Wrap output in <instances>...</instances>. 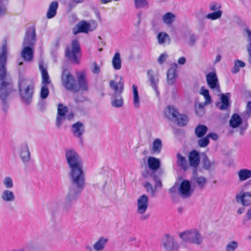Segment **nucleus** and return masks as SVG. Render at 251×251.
Segmentation results:
<instances>
[{"label":"nucleus","mask_w":251,"mask_h":251,"mask_svg":"<svg viewBox=\"0 0 251 251\" xmlns=\"http://www.w3.org/2000/svg\"><path fill=\"white\" fill-rule=\"evenodd\" d=\"M65 158L70 168L69 178L71 184L65 198V203L69 204L77 199L84 188L85 175L81 157L75 149L65 150Z\"/></svg>","instance_id":"1"},{"label":"nucleus","mask_w":251,"mask_h":251,"mask_svg":"<svg viewBox=\"0 0 251 251\" xmlns=\"http://www.w3.org/2000/svg\"><path fill=\"white\" fill-rule=\"evenodd\" d=\"M7 46L5 42L0 48V99L3 111L8 109L7 99L11 92V86L6 78L5 64L7 60Z\"/></svg>","instance_id":"2"},{"label":"nucleus","mask_w":251,"mask_h":251,"mask_svg":"<svg viewBox=\"0 0 251 251\" xmlns=\"http://www.w3.org/2000/svg\"><path fill=\"white\" fill-rule=\"evenodd\" d=\"M122 80V77H120L119 82L111 80L109 83L110 88L113 91L110 98L111 104L114 108H120L124 105L122 93L124 89V84Z\"/></svg>","instance_id":"3"},{"label":"nucleus","mask_w":251,"mask_h":251,"mask_svg":"<svg viewBox=\"0 0 251 251\" xmlns=\"http://www.w3.org/2000/svg\"><path fill=\"white\" fill-rule=\"evenodd\" d=\"M34 83L32 79L20 77L19 89L23 101L26 104L30 103L32 99Z\"/></svg>","instance_id":"4"},{"label":"nucleus","mask_w":251,"mask_h":251,"mask_svg":"<svg viewBox=\"0 0 251 251\" xmlns=\"http://www.w3.org/2000/svg\"><path fill=\"white\" fill-rule=\"evenodd\" d=\"M178 235L183 241L196 246L201 245L204 240L201 231L197 228L184 230L179 233Z\"/></svg>","instance_id":"5"},{"label":"nucleus","mask_w":251,"mask_h":251,"mask_svg":"<svg viewBox=\"0 0 251 251\" xmlns=\"http://www.w3.org/2000/svg\"><path fill=\"white\" fill-rule=\"evenodd\" d=\"M136 213L139 216V219L146 221L149 219L150 214L146 213L149 206V199L145 194L139 196L136 201Z\"/></svg>","instance_id":"6"},{"label":"nucleus","mask_w":251,"mask_h":251,"mask_svg":"<svg viewBox=\"0 0 251 251\" xmlns=\"http://www.w3.org/2000/svg\"><path fill=\"white\" fill-rule=\"evenodd\" d=\"M97 22L93 20L89 21L81 20L73 28V32L75 35L79 33L88 34L95 30L97 27Z\"/></svg>","instance_id":"7"},{"label":"nucleus","mask_w":251,"mask_h":251,"mask_svg":"<svg viewBox=\"0 0 251 251\" xmlns=\"http://www.w3.org/2000/svg\"><path fill=\"white\" fill-rule=\"evenodd\" d=\"M80 46L78 41L77 40H74L72 41L70 46L67 47L66 50V56L72 63L79 64L80 58Z\"/></svg>","instance_id":"8"},{"label":"nucleus","mask_w":251,"mask_h":251,"mask_svg":"<svg viewBox=\"0 0 251 251\" xmlns=\"http://www.w3.org/2000/svg\"><path fill=\"white\" fill-rule=\"evenodd\" d=\"M61 83L63 86L68 90L77 92V86L75 77L66 69H64L61 75Z\"/></svg>","instance_id":"9"},{"label":"nucleus","mask_w":251,"mask_h":251,"mask_svg":"<svg viewBox=\"0 0 251 251\" xmlns=\"http://www.w3.org/2000/svg\"><path fill=\"white\" fill-rule=\"evenodd\" d=\"M206 80L208 87L214 93L219 95L221 92L220 86L216 73L212 72L207 74Z\"/></svg>","instance_id":"10"},{"label":"nucleus","mask_w":251,"mask_h":251,"mask_svg":"<svg viewBox=\"0 0 251 251\" xmlns=\"http://www.w3.org/2000/svg\"><path fill=\"white\" fill-rule=\"evenodd\" d=\"M18 154L23 164L29 163L31 159V153L28 144L24 143L19 145L18 148Z\"/></svg>","instance_id":"11"},{"label":"nucleus","mask_w":251,"mask_h":251,"mask_svg":"<svg viewBox=\"0 0 251 251\" xmlns=\"http://www.w3.org/2000/svg\"><path fill=\"white\" fill-rule=\"evenodd\" d=\"M162 246L165 251H178L179 245L172 236L166 234L163 239Z\"/></svg>","instance_id":"12"},{"label":"nucleus","mask_w":251,"mask_h":251,"mask_svg":"<svg viewBox=\"0 0 251 251\" xmlns=\"http://www.w3.org/2000/svg\"><path fill=\"white\" fill-rule=\"evenodd\" d=\"M237 175L240 182L249 179L243 185V189L249 188L251 186V170L246 168L241 169L237 172Z\"/></svg>","instance_id":"13"},{"label":"nucleus","mask_w":251,"mask_h":251,"mask_svg":"<svg viewBox=\"0 0 251 251\" xmlns=\"http://www.w3.org/2000/svg\"><path fill=\"white\" fill-rule=\"evenodd\" d=\"M235 199L237 203L244 207L251 205V191H240L236 195Z\"/></svg>","instance_id":"14"},{"label":"nucleus","mask_w":251,"mask_h":251,"mask_svg":"<svg viewBox=\"0 0 251 251\" xmlns=\"http://www.w3.org/2000/svg\"><path fill=\"white\" fill-rule=\"evenodd\" d=\"M193 192L190 181L183 180L179 184V195L183 199H186L192 195Z\"/></svg>","instance_id":"15"},{"label":"nucleus","mask_w":251,"mask_h":251,"mask_svg":"<svg viewBox=\"0 0 251 251\" xmlns=\"http://www.w3.org/2000/svg\"><path fill=\"white\" fill-rule=\"evenodd\" d=\"M36 41L35 30L33 27H30L25 33L23 43V46L34 48Z\"/></svg>","instance_id":"16"},{"label":"nucleus","mask_w":251,"mask_h":251,"mask_svg":"<svg viewBox=\"0 0 251 251\" xmlns=\"http://www.w3.org/2000/svg\"><path fill=\"white\" fill-rule=\"evenodd\" d=\"M0 199L4 203H12L15 201L16 197L12 190L4 189L0 193Z\"/></svg>","instance_id":"17"},{"label":"nucleus","mask_w":251,"mask_h":251,"mask_svg":"<svg viewBox=\"0 0 251 251\" xmlns=\"http://www.w3.org/2000/svg\"><path fill=\"white\" fill-rule=\"evenodd\" d=\"M68 110L66 106L63 104L59 103L57 107V114L56 118V125L60 127L63 122L66 119V114Z\"/></svg>","instance_id":"18"},{"label":"nucleus","mask_w":251,"mask_h":251,"mask_svg":"<svg viewBox=\"0 0 251 251\" xmlns=\"http://www.w3.org/2000/svg\"><path fill=\"white\" fill-rule=\"evenodd\" d=\"M85 127L83 124L77 122L72 126V132L74 137L77 138L80 141L84 133Z\"/></svg>","instance_id":"19"},{"label":"nucleus","mask_w":251,"mask_h":251,"mask_svg":"<svg viewBox=\"0 0 251 251\" xmlns=\"http://www.w3.org/2000/svg\"><path fill=\"white\" fill-rule=\"evenodd\" d=\"M192 181L199 188L203 189L207 183V179L205 177L199 175L197 172H194Z\"/></svg>","instance_id":"20"},{"label":"nucleus","mask_w":251,"mask_h":251,"mask_svg":"<svg viewBox=\"0 0 251 251\" xmlns=\"http://www.w3.org/2000/svg\"><path fill=\"white\" fill-rule=\"evenodd\" d=\"M23 47V48L21 52L22 57L26 62H32L33 59L34 48L31 47Z\"/></svg>","instance_id":"21"},{"label":"nucleus","mask_w":251,"mask_h":251,"mask_svg":"<svg viewBox=\"0 0 251 251\" xmlns=\"http://www.w3.org/2000/svg\"><path fill=\"white\" fill-rule=\"evenodd\" d=\"M78 84L77 92L81 91H86L88 88V85L86 79L85 74L84 72H81L78 75Z\"/></svg>","instance_id":"22"},{"label":"nucleus","mask_w":251,"mask_h":251,"mask_svg":"<svg viewBox=\"0 0 251 251\" xmlns=\"http://www.w3.org/2000/svg\"><path fill=\"white\" fill-rule=\"evenodd\" d=\"M108 242V238L104 237H100L96 241L93 245V249L94 251H103Z\"/></svg>","instance_id":"23"},{"label":"nucleus","mask_w":251,"mask_h":251,"mask_svg":"<svg viewBox=\"0 0 251 251\" xmlns=\"http://www.w3.org/2000/svg\"><path fill=\"white\" fill-rule=\"evenodd\" d=\"M178 113L176 108L173 105L167 106L164 110L166 117L171 121H175Z\"/></svg>","instance_id":"24"},{"label":"nucleus","mask_w":251,"mask_h":251,"mask_svg":"<svg viewBox=\"0 0 251 251\" xmlns=\"http://www.w3.org/2000/svg\"><path fill=\"white\" fill-rule=\"evenodd\" d=\"M177 67V65L176 63H174L173 66L168 71L167 75V83L169 85H173L175 82L177 77L176 71Z\"/></svg>","instance_id":"25"},{"label":"nucleus","mask_w":251,"mask_h":251,"mask_svg":"<svg viewBox=\"0 0 251 251\" xmlns=\"http://www.w3.org/2000/svg\"><path fill=\"white\" fill-rule=\"evenodd\" d=\"M230 94L227 93L226 94L221 95V102H218L216 104L217 106L221 110H224L229 106V99Z\"/></svg>","instance_id":"26"},{"label":"nucleus","mask_w":251,"mask_h":251,"mask_svg":"<svg viewBox=\"0 0 251 251\" xmlns=\"http://www.w3.org/2000/svg\"><path fill=\"white\" fill-rule=\"evenodd\" d=\"M189 161L191 166L196 167L200 163V156L199 152L193 150L189 155Z\"/></svg>","instance_id":"27"},{"label":"nucleus","mask_w":251,"mask_h":251,"mask_svg":"<svg viewBox=\"0 0 251 251\" xmlns=\"http://www.w3.org/2000/svg\"><path fill=\"white\" fill-rule=\"evenodd\" d=\"M39 69L41 73L42 85H48L51 83V80L50 78L47 68L42 65L40 64Z\"/></svg>","instance_id":"28"},{"label":"nucleus","mask_w":251,"mask_h":251,"mask_svg":"<svg viewBox=\"0 0 251 251\" xmlns=\"http://www.w3.org/2000/svg\"><path fill=\"white\" fill-rule=\"evenodd\" d=\"M149 168L152 171H156L160 166V161L155 157H149L147 161Z\"/></svg>","instance_id":"29"},{"label":"nucleus","mask_w":251,"mask_h":251,"mask_svg":"<svg viewBox=\"0 0 251 251\" xmlns=\"http://www.w3.org/2000/svg\"><path fill=\"white\" fill-rule=\"evenodd\" d=\"M242 123V119L237 114L232 115L229 122V126L233 128L239 127Z\"/></svg>","instance_id":"30"},{"label":"nucleus","mask_w":251,"mask_h":251,"mask_svg":"<svg viewBox=\"0 0 251 251\" xmlns=\"http://www.w3.org/2000/svg\"><path fill=\"white\" fill-rule=\"evenodd\" d=\"M58 6V4L57 1H54L50 3L47 12L48 19H51L56 15Z\"/></svg>","instance_id":"31"},{"label":"nucleus","mask_w":251,"mask_h":251,"mask_svg":"<svg viewBox=\"0 0 251 251\" xmlns=\"http://www.w3.org/2000/svg\"><path fill=\"white\" fill-rule=\"evenodd\" d=\"M243 36L246 39L247 43L246 46V50H251V29L248 26L244 28L242 31Z\"/></svg>","instance_id":"32"},{"label":"nucleus","mask_w":251,"mask_h":251,"mask_svg":"<svg viewBox=\"0 0 251 251\" xmlns=\"http://www.w3.org/2000/svg\"><path fill=\"white\" fill-rule=\"evenodd\" d=\"M112 67L115 70H119L122 67V60L119 52H116L112 59Z\"/></svg>","instance_id":"33"},{"label":"nucleus","mask_w":251,"mask_h":251,"mask_svg":"<svg viewBox=\"0 0 251 251\" xmlns=\"http://www.w3.org/2000/svg\"><path fill=\"white\" fill-rule=\"evenodd\" d=\"M157 39L159 45L169 44L170 38L169 35L164 32H160L157 35Z\"/></svg>","instance_id":"34"},{"label":"nucleus","mask_w":251,"mask_h":251,"mask_svg":"<svg viewBox=\"0 0 251 251\" xmlns=\"http://www.w3.org/2000/svg\"><path fill=\"white\" fill-rule=\"evenodd\" d=\"M133 103L135 108H138L140 104V98L139 95L137 86L135 84L132 85Z\"/></svg>","instance_id":"35"},{"label":"nucleus","mask_w":251,"mask_h":251,"mask_svg":"<svg viewBox=\"0 0 251 251\" xmlns=\"http://www.w3.org/2000/svg\"><path fill=\"white\" fill-rule=\"evenodd\" d=\"M208 130L207 127L205 125H198L195 129V133L197 137L201 138L206 133Z\"/></svg>","instance_id":"36"},{"label":"nucleus","mask_w":251,"mask_h":251,"mask_svg":"<svg viewBox=\"0 0 251 251\" xmlns=\"http://www.w3.org/2000/svg\"><path fill=\"white\" fill-rule=\"evenodd\" d=\"M176 16L171 12H168L162 16V20L164 24L171 25L175 20Z\"/></svg>","instance_id":"37"},{"label":"nucleus","mask_w":251,"mask_h":251,"mask_svg":"<svg viewBox=\"0 0 251 251\" xmlns=\"http://www.w3.org/2000/svg\"><path fill=\"white\" fill-rule=\"evenodd\" d=\"M162 144L161 139L159 138L155 139L152 145V151L154 153H159L161 151Z\"/></svg>","instance_id":"38"},{"label":"nucleus","mask_w":251,"mask_h":251,"mask_svg":"<svg viewBox=\"0 0 251 251\" xmlns=\"http://www.w3.org/2000/svg\"><path fill=\"white\" fill-rule=\"evenodd\" d=\"M134 4L136 9H147L149 7V2L148 0H134Z\"/></svg>","instance_id":"39"},{"label":"nucleus","mask_w":251,"mask_h":251,"mask_svg":"<svg viewBox=\"0 0 251 251\" xmlns=\"http://www.w3.org/2000/svg\"><path fill=\"white\" fill-rule=\"evenodd\" d=\"M223 15V11H213V12L209 13H208L206 16L205 18L208 19L211 21H215L216 20L220 19Z\"/></svg>","instance_id":"40"},{"label":"nucleus","mask_w":251,"mask_h":251,"mask_svg":"<svg viewBox=\"0 0 251 251\" xmlns=\"http://www.w3.org/2000/svg\"><path fill=\"white\" fill-rule=\"evenodd\" d=\"M2 184L5 189H11L14 187L13 178L10 176H6L2 179Z\"/></svg>","instance_id":"41"},{"label":"nucleus","mask_w":251,"mask_h":251,"mask_svg":"<svg viewBox=\"0 0 251 251\" xmlns=\"http://www.w3.org/2000/svg\"><path fill=\"white\" fill-rule=\"evenodd\" d=\"M176 163L178 165L181 166L183 169H186L188 165L185 158L181 155L180 153H177L176 155Z\"/></svg>","instance_id":"42"},{"label":"nucleus","mask_w":251,"mask_h":251,"mask_svg":"<svg viewBox=\"0 0 251 251\" xmlns=\"http://www.w3.org/2000/svg\"><path fill=\"white\" fill-rule=\"evenodd\" d=\"M246 64L243 61L236 59L234 61V66L232 69L231 72L232 74H236L240 71V68H243Z\"/></svg>","instance_id":"43"},{"label":"nucleus","mask_w":251,"mask_h":251,"mask_svg":"<svg viewBox=\"0 0 251 251\" xmlns=\"http://www.w3.org/2000/svg\"><path fill=\"white\" fill-rule=\"evenodd\" d=\"M174 121H176L177 123V124L181 126H184L187 124L188 122V118L186 115L179 114L178 113L177 118L175 119Z\"/></svg>","instance_id":"44"},{"label":"nucleus","mask_w":251,"mask_h":251,"mask_svg":"<svg viewBox=\"0 0 251 251\" xmlns=\"http://www.w3.org/2000/svg\"><path fill=\"white\" fill-rule=\"evenodd\" d=\"M200 94L204 97L206 103L210 104L211 103V96L207 89H206L204 87H202L201 88Z\"/></svg>","instance_id":"45"},{"label":"nucleus","mask_w":251,"mask_h":251,"mask_svg":"<svg viewBox=\"0 0 251 251\" xmlns=\"http://www.w3.org/2000/svg\"><path fill=\"white\" fill-rule=\"evenodd\" d=\"M238 246V243L235 241L228 242L226 246L225 251H235Z\"/></svg>","instance_id":"46"},{"label":"nucleus","mask_w":251,"mask_h":251,"mask_svg":"<svg viewBox=\"0 0 251 251\" xmlns=\"http://www.w3.org/2000/svg\"><path fill=\"white\" fill-rule=\"evenodd\" d=\"M209 10L211 11H222L221 8L222 7V5L219 2L212 1L209 3Z\"/></svg>","instance_id":"47"},{"label":"nucleus","mask_w":251,"mask_h":251,"mask_svg":"<svg viewBox=\"0 0 251 251\" xmlns=\"http://www.w3.org/2000/svg\"><path fill=\"white\" fill-rule=\"evenodd\" d=\"M209 143V139L207 138V137L205 136L204 137H201L198 141V145L200 147L205 148L208 146Z\"/></svg>","instance_id":"48"},{"label":"nucleus","mask_w":251,"mask_h":251,"mask_svg":"<svg viewBox=\"0 0 251 251\" xmlns=\"http://www.w3.org/2000/svg\"><path fill=\"white\" fill-rule=\"evenodd\" d=\"M47 86V85H43L41 88L40 96L43 99L47 98L49 94V90Z\"/></svg>","instance_id":"49"},{"label":"nucleus","mask_w":251,"mask_h":251,"mask_svg":"<svg viewBox=\"0 0 251 251\" xmlns=\"http://www.w3.org/2000/svg\"><path fill=\"white\" fill-rule=\"evenodd\" d=\"M197 37L194 34H190L188 39V45L190 47H193L195 45Z\"/></svg>","instance_id":"50"},{"label":"nucleus","mask_w":251,"mask_h":251,"mask_svg":"<svg viewBox=\"0 0 251 251\" xmlns=\"http://www.w3.org/2000/svg\"><path fill=\"white\" fill-rule=\"evenodd\" d=\"M150 79L152 88L154 89L156 95L158 96L159 95V92L157 90L158 80L157 79L154 78L153 77H151Z\"/></svg>","instance_id":"51"},{"label":"nucleus","mask_w":251,"mask_h":251,"mask_svg":"<svg viewBox=\"0 0 251 251\" xmlns=\"http://www.w3.org/2000/svg\"><path fill=\"white\" fill-rule=\"evenodd\" d=\"M168 57V54L167 52H164L161 53L158 57L157 59V62L159 64H162L164 63L167 60Z\"/></svg>","instance_id":"52"},{"label":"nucleus","mask_w":251,"mask_h":251,"mask_svg":"<svg viewBox=\"0 0 251 251\" xmlns=\"http://www.w3.org/2000/svg\"><path fill=\"white\" fill-rule=\"evenodd\" d=\"M179 184L177 183H176L171 188L169 189V193L172 195H174L176 193L179 194Z\"/></svg>","instance_id":"53"},{"label":"nucleus","mask_w":251,"mask_h":251,"mask_svg":"<svg viewBox=\"0 0 251 251\" xmlns=\"http://www.w3.org/2000/svg\"><path fill=\"white\" fill-rule=\"evenodd\" d=\"M144 186L147 192H150L152 195H154L155 192V188L153 187L150 183L147 182L144 184Z\"/></svg>","instance_id":"54"},{"label":"nucleus","mask_w":251,"mask_h":251,"mask_svg":"<svg viewBox=\"0 0 251 251\" xmlns=\"http://www.w3.org/2000/svg\"><path fill=\"white\" fill-rule=\"evenodd\" d=\"M92 66L93 67L91 68L92 72L95 74H98L100 72V68L99 66L94 62L92 64Z\"/></svg>","instance_id":"55"},{"label":"nucleus","mask_w":251,"mask_h":251,"mask_svg":"<svg viewBox=\"0 0 251 251\" xmlns=\"http://www.w3.org/2000/svg\"><path fill=\"white\" fill-rule=\"evenodd\" d=\"M248 221H251V207L247 210L243 223H245Z\"/></svg>","instance_id":"56"},{"label":"nucleus","mask_w":251,"mask_h":251,"mask_svg":"<svg viewBox=\"0 0 251 251\" xmlns=\"http://www.w3.org/2000/svg\"><path fill=\"white\" fill-rule=\"evenodd\" d=\"M195 112L197 116L202 117L205 114V109L195 107Z\"/></svg>","instance_id":"57"},{"label":"nucleus","mask_w":251,"mask_h":251,"mask_svg":"<svg viewBox=\"0 0 251 251\" xmlns=\"http://www.w3.org/2000/svg\"><path fill=\"white\" fill-rule=\"evenodd\" d=\"M153 179L156 183L154 186L155 189L157 188H161L162 186V184L160 180L158 179L155 175L153 176Z\"/></svg>","instance_id":"58"},{"label":"nucleus","mask_w":251,"mask_h":251,"mask_svg":"<svg viewBox=\"0 0 251 251\" xmlns=\"http://www.w3.org/2000/svg\"><path fill=\"white\" fill-rule=\"evenodd\" d=\"M203 166L206 169L210 168L211 166V162L207 157L204 158L203 160Z\"/></svg>","instance_id":"59"},{"label":"nucleus","mask_w":251,"mask_h":251,"mask_svg":"<svg viewBox=\"0 0 251 251\" xmlns=\"http://www.w3.org/2000/svg\"><path fill=\"white\" fill-rule=\"evenodd\" d=\"M206 137H207V138L208 139H209V138H210L214 140H216L218 139V135L216 133L213 132L208 134L206 135Z\"/></svg>","instance_id":"60"},{"label":"nucleus","mask_w":251,"mask_h":251,"mask_svg":"<svg viewBox=\"0 0 251 251\" xmlns=\"http://www.w3.org/2000/svg\"><path fill=\"white\" fill-rule=\"evenodd\" d=\"M6 13V8L4 5H0V16L4 15Z\"/></svg>","instance_id":"61"},{"label":"nucleus","mask_w":251,"mask_h":251,"mask_svg":"<svg viewBox=\"0 0 251 251\" xmlns=\"http://www.w3.org/2000/svg\"><path fill=\"white\" fill-rule=\"evenodd\" d=\"M247 113L248 116H251V101H249L247 105Z\"/></svg>","instance_id":"62"},{"label":"nucleus","mask_w":251,"mask_h":251,"mask_svg":"<svg viewBox=\"0 0 251 251\" xmlns=\"http://www.w3.org/2000/svg\"><path fill=\"white\" fill-rule=\"evenodd\" d=\"M209 104V103H206V102L204 101V102H202V103H196L195 107L200 108L204 109V106Z\"/></svg>","instance_id":"63"},{"label":"nucleus","mask_w":251,"mask_h":251,"mask_svg":"<svg viewBox=\"0 0 251 251\" xmlns=\"http://www.w3.org/2000/svg\"><path fill=\"white\" fill-rule=\"evenodd\" d=\"M177 62L179 65H182L186 63V58L184 57H180L178 58Z\"/></svg>","instance_id":"64"}]
</instances>
